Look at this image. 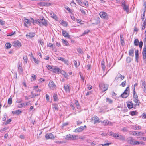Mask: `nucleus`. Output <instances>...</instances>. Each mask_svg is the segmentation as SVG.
<instances>
[{
  "instance_id": "5",
  "label": "nucleus",
  "mask_w": 146,
  "mask_h": 146,
  "mask_svg": "<svg viewBox=\"0 0 146 146\" xmlns=\"http://www.w3.org/2000/svg\"><path fill=\"white\" fill-rule=\"evenodd\" d=\"M77 136L75 135L68 134L66 135L65 139L67 140H75Z\"/></svg>"
},
{
  "instance_id": "52",
  "label": "nucleus",
  "mask_w": 146,
  "mask_h": 146,
  "mask_svg": "<svg viewBox=\"0 0 146 146\" xmlns=\"http://www.w3.org/2000/svg\"><path fill=\"white\" fill-rule=\"evenodd\" d=\"M80 10L81 12L84 15H86V13L84 10L82 8H80Z\"/></svg>"
},
{
  "instance_id": "56",
  "label": "nucleus",
  "mask_w": 146,
  "mask_h": 146,
  "mask_svg": "<svg viewBox=\"0 0 146 146\" xmlns=\"http://www.w3.org/2000/svg\"><path fill=\"white\" fill-rule=\"evenodd\" d=\"M25 104L24 103H22L18 105V107L19 108H21L25 106Z\"/></svg>"
},
{
  "instance_id": "3",
  "label": "nucleus",
  "mask_w": 146,
  "mask_h": 146,
  "mask_svg": "<svg viewBox=\"0 0 146 146\" xmlns=\"http://www.w3.org/2000/svg\"><path fill=\"white\" fill-rule=\"evenodd\" d=\"M129 89L128 87L126 88L125 90L121 95V96L123 98H126L129 95Z\"/></svg>"
},
{
  "instance_id": "40",
  "label": "nucleus",
  "mask_w": 146,
  "mask_h": 146,
  "mask_svg": "<svg viewBox=\"0 0 146 146\" xmlns=\"http://www.w3.org/2000/svg\"><path fill=\"white\" fill-rule=\"evenodd\" d=\"M46 67L48 69L51 71H52L51 70H52L53 67V66H50L49 65H47Z\"/></svg>"
},
{
  "instance_id": "55",
  "label": "nucleus",
  "mask_w": 146,
  "mask_h": 146,
  "mask_svg": "<svg viewBox=\"0 0 146 146\" xmlns=\"http://www.w3.org/2000/svg\"><path fill=\"white\" fill-rule=\"evenodd\" d=\"M144 134L142 132H138L137 136L144 135Z\"/></svg>"
},
{
  "instance_id": "41",
  "label": "nucleus",
  "mask_w": 146,
  "mask_h": 146,
  "mask_svg": "<svg viewBox=\"0 0 146 146\" xmlns=\"http://www.w3.org/2000/svg\"><path fill=\"white\" fill-rule=\"evenodd\" d=\"M33 58L34 60V61L35 63H36L37 64H38L39 62V60L36 59V58L34 57L33 56Z\"/></svg>"
},
{
  "instance_id": "64",
  "label": "nucleus",
  "mask_w": 146,
  "mask_h": 146,
  "mask_svg": "<svg viewBox=\"0 0 146 146\" xmlns=\"http://www.w3.org/2000/svg\"><path fill=\"white\" fill-rule=\"evenodd\" d=\"M73 62L75 67L77 68L78 67L77 61L76 60H74Z\"/></svg>"
},
{
  "instance_id": "36",
  "label": "nucleus",
  "mask_w": 146,
  "mask_h": 146,
  "mask_svg": "<svg viewBox=\"0 0 146 146\" xmlns=\"http://www.w3.org/2000/svg\"><path fill=\"white\" fill-rule=\"evenodd\" d=\"M11 46V44L9 43H7L5 44V46L7 49L10 48Z\"/></svg>"
},
{
  "instance_id": "42",
  "label": "nucleus",
  "mask_w": 146,
  "mask_h": 146,
  "mask_svg": "<svg viewBox=\"0 0 146 146\" xmlns=\"http://www.w3.org/2000/svg\"><path fill=\"white\" fill-rule=\"evenodd\" d=\"M132 59L129 57H128L127 58L126 61L127 63H129L131 62Z\"/></svg>"
},
{
  "instance_id": "6",
  "label": "nucleus",
  "mask_w": 146,
  "mask_h": 146,
  "mask_svg": "<svg viewBox=\"0 0 146 146\" xmlns=\"http://www.w3.org/2000/svg\"><path fill=\"white\" fill-rule=\"evenodd\" d=\"M99 87L101 90L104 92L108 90V85L107 84H102L99 85Z\"/></svg>"
},
{
  "instance_id": "50",
  "label": "nucleus",
  "mask_w": 146,
  "mask_h": 146,
  "mask_svg": "<svg viewBox=\"0 0 146 146\" xmlns=\"http://www.w3.org/2000/svg\"><path fill=\"white\" fill-rule=\"evenodd\" d=\"M135 58L137 60V58H138V50H137L135 51Z\"/></svg>"
},
{
  "instance_id": "53",
  "label": "nucleus",
  "mask_w": 146,
  "mask_h": 146,
  "mask_svg": "<svg viewBox=\"0 0 146 146\" xmlns=\"http://www.w3.org/2000/svg\"><path fill=\"white\" fill-rule=\"evenodd\" d=\"M126 85V81H125L124 82H123L121 84V85L122 87H124L125 85Z\"/></svg>"
},
{
  "instance_id": "57",
  "label": "nucleus",
  "mask_w": 146,
  "mask_h": 146,
  "mask_svg": "<svg viewBox=\"0 0 146 146\" xmlns=\"http://www.w3.org/2000/svg\"><path fill=\"white\" fill-rule=\"evenodd\" d=\"M87 88L90 90L92 88V87L91 85L90 84H88L87 85Z\"/></svg>"
},
{
  "instance_id": "47",
  "label": "nucleus",
  "mask_w": 146,
  "mask_h": 146,
  "mask_svg": "<svg viewBox=\"0 0 146 146\" xmlns=\"http://www.w3.org/2000/svg\"><path fill=\"white\" fill-rule=\"evenodd\" d=\"M65 9H66L67 11H68L69 13H72V11L68 7H65Z\"/></svg>"
},
{
  "instance_id": "63",
  "label": "nucleus",
  "mask_w": 146,
  "mask_h": 146,
  "mask_svg": "<svg viewBox=\"0 0 146 146\" xmlns=\"http://www.w3.org/2000/svg\"><path fill=\"white\" fill-rule=\"evenodd\" d=\"M15 31H14V32H12L10 33H9L7 35V36H11L14 34H15Z\"/></svg>"
},
{
  "instance_id": "7",
  "label": "nucleus",
  "mask_w": 146,
  "mask_h": 146,
  "mask_svg": "<svg viewBox=\"0 0 146 146\" xmlns=\"http://www.w3.org/2000/svg\"><path fill=\"white\" fill-rule=\"evenodd\" d=\"M31 21L35 25L36 24H38L39 25L40 27H41V24L40 22L39 21L38 19H35L34 20L33 18H31Z\"/></svg>"
},
{
  "instance_id": "35",
  "label": "nucleus",
  "mask_w": 146,
  "mask_h": 146,
  "mask_svg": "<svg viewBox=\"0 0 146 146\" xmlns=\"http://www.w3.org/2000/svg\"><path fill=\"white\" fill-rule=\"evenodd\" d=\"M139 42L138 39H136L135 40L134 44L136 46H138L139 45Z\"/></svg>"
},
{
  "instance_id": "8",
  "label": "nucleus",
  "mask_w": 146,
  "mask_h": 146,
  "mask_svg": "<svg viewBox=\"0 0 146 146\" xmlns=\"http://www.w3.org/2000/svg\"><path fill=\"white\" fill-rule=\"evenodd\" d=\"M99 15L101 18L104 19H106L108 18L107 13L104 12H100L99 13Z\"/></svg>"
},
{
  "instance_id": "21",
  "label": "nucleus",
  "mask_w": 146,
  "mask_h": 146,
  "mask_svg": "<svg viewBox=\"0 0 146 146\" xmlns=\"http://www.w3.org/2000/svg\"><path fill=\"white\" fill-rule=\"evenodd\" d=\"M122 6L123 7V9L124 11H126L127 13H129V7L128 6H127L125 4Z\"/></svg>"
},
{
  "instance_id": "12",
  "label": "nucleus",
  "mask_w": 146,
  "mask_h": 146,
  "mask_svg": "<svg viewBox=\"0 0 146 146\" xmlns=\"http://www.w3.org/2000/svg\"><path fill=\"white\" fill-rule=\"evenodd\" d=\"M86 125H84V126H80L78 128H77L76 129L74 130V132H80L82 131L84 129V128H86Z\"/></svg>"
},
{
  "instance_id": "19",
  "label": "nucleus",
  "mask_w": 146,
  "mask_h": 146,
  "mask_svg": "<svg viewBox=\"0 0 146 146\" xmlns=\"http://www.w3.org/2000/svg\"><path fill=\"white\" fill-rule=\"evenodd\" d=\"M142 52L143 59L146 61V46L144 47Z\"/></svg>"
},
{
  "instance_id": "32",
  "label": "nucleus",
  "mask_w": 146,
  "mask_h": 146,
  "mask_svg": "<svg viewBox=\"0 0 146 146\" xmlns=\"http://www.w3.org/2000/svg\"><path fill=\"white\" fill-rule=\"evenodd\" d=\"M127 106L129 109L132 108L133 107V104L130 102L127 104Z\"/></svg>"
},
{
  "instance_id": "30",
  "label": "nucleus",
  "mask_w": 146,
  "mask_h": 146,
  "mask_svg": "<svg viewBox=\"0 0 146 146\" xmlns=\"http://www.w3.org/2000/svg\"><path fill=\"white\" fill-rule=\"evenodd\" d=\"M133 98H135V97H138L136 93V92L135 91V88H133Z\"/></svg>"
},
{
  "instance_id": "62",
  "label": "nucleus",
  "mask_w": 146,
  "mask_h": 146,
  "mask_svg": "<svg viewBox=\"0 0 146 146\" xmlns=\"http://www.w3.org/2000/svg\"><path fill=\"white\" fill-rule=\"evenodd\" d=\"M121 130L124 132H125L127 131V128L126 127H124Z\"/></svg>"
},
{
  "instance_id": "31",
  "label": "nucleus",
  "mask_w": 146,
  "mask_h": 146,
  "mask_svg": "<svg viewBox=\"0 0 146 146\" xmlns=\"http://www.w3.org/2000/svg\"><path fill=\"white\" fill-rule=\"evenodd\" d=\"M25 21L26 23L29 25H31V19L30 20H29L27 18H25Z\"/></svg>"
},
{
  "instance_id": "16",
  "label": "nucleus",
  "mask_w": 146,
  "mask_h": 146,
  "mask_svg": "<svg viewBox=\"0 0 146 146\" xmlns=\"http://www.w3.org/2000/svg\"><path fill=\"white\" fill-rule=\"evenodd\" d=\"M99 120V119L98 117L96 116L93 117L91 120V121L94 124L97 123H98Z\"/></svg>"
},
{
  "instance_id": "20",
  "label": "nucleus",
  "mask_w": 146,
  "mask_h": 146,
  "mask_svg": "<svg viewBox=\"0 0 146 146\" xmlns=\"http://www.w3.org/2000/svg\"><path fill=\"white\" fill-rule=\"evenodd\" d=\"M60 23L64 27H66L68 25V23L63 20H61L59 21Z\"/></svg>"
},
{
  "instance_id": "51",
  "label": "nucleus",
  "mask_w": 146,
  "mask_h": 146,
  "mask_svg": "<svg viewBox=\"0 0 146 146\" xmlns=\"http://www.w3.org/2000/svg\"><path fill=\"white\" fill-rule=\"evenodd\" d=\"M134 101L136 103H138V104H137L136 105H139V103L140 104V103L139 102V100H138V99H133Z\"/></svg>"
},
{
  "instance_id": "27",
  "label": "nucleus",
  "mask_w": 146,
  "mask_h": 146,
  "mask_svg": "<svg viewBox=\"0 0 146 146\" xmlns=\"http://www.w3.org/2000/svg\"><path fill=\"white\" fill-rule=\"evenodd\" d=\"M26 37H28L29 38H31L35 36V34L32 33H29V34H27L26 35Z\"/></svg>"
},
{
  "instance_id": "59",
  "label": "nucleus",
  "mask_w": 146,
  "mask_h": 146,
  "mask_svg": "<svg viewBox=\"0 0 146 146\" xmlns=\"http://www.w3.org/2000/svg\"><path fill=\"white\" fill-rule=\"evenodd\" d=\"M91 65L90 64H88L86 67L88 70H89L90 69Z\"/></svg>"
},
{
  "instance_id": "28",
  "label": "nucleus",
  "mask_w": 146,
  "mask_h": 146,
  "mask_svg": "<svg viewBox=\"0 0 146 146\" xmlns=\"http://www.w3.org/2000/svg\"><path fill=\"white\" fill-rule=\"evenodd\" d=\"M64 89L66 92H70V90L69 89V86L68 85H64Z\"/></svg>"
},
{
  "instance_id": "46",
  "label": "nucleus",
  "mask_w": 146,
  "mask_h": 146,
  "mask_svg": "<svg viewBox=\"0 0 146 146\" xmlns=\"http://www.w3.org/2000/svg\"><path fill=\"white\" fill-rule=\"evenodd\" d=\"M12 103V98H10L8 99V103L9 104H11Z\"/></svg>"
},
{
  "instance_id": "45",
  "label": "nucleus",
  "mask_w": 146,
  "mask_h": 146,
  "mask_svg": "<svg viewBox=\"0 0 146 146\" xmlns=\"http://www.w3.org/2000/svg\"><path fill=\"white\" fill-rule=\"evenodd\" d=\"M23 59L24 60V63H27V57L26 56H25L23 57Z\"/></svg>"
},
{
  "instance_id": "10",
  "label": "nucleus",
  "mask_w": 146,
  "mask_h": 146,
  "mask_svg": "<svg viewBox=\"0 0 146 146\" xmlns=\"http://www.w3.org/2000/svg\"><path fill=\"white\" fill-rule=\"evenodd\" d=\"M52 68V70L51 71L53 73H57L58 74L59 72H60V70L58 67L56 66H53Z\"/></svg>"
},
{
  "instance_id": "11",
  "label": "nucleus",
  "mask_w": 146,
  "mask_h": 146,
  "mask_svg": "<svg viewBox=\"0 0 146 146\" xmlns=\"http://www.w3.org/2000/svg\"><path fill=\"white\" fill-rule=\"evenodd\" d=\"M12 45L15 47H19L21 46V44L20 42L18 40H15L13 42Z\"/></svg>"
},
{
  "instance_id": "37",
  "label": "nucleus",
  "mask_w": 146,
  "mask_h": 146,
  "mask_svg": "<svg viewBox=\"0 0 146 146\" xmlns=\"http://www.w3.org/2000/svg\"><path fill=\"white\" fill-rule=\"evenodd\" d=\"M62 43L65 44L66 46H68V42L66 40H64L63 39H62Z\"/></svg>"
},
{
  "instance_id": "15",
  "label": "nucleus",
  "mask_w": 146,
  "mask_h": 146,
  "mask_svg": "<svg viewBox=\"0 0 146 146\" xmlns=\"http://www.w3.org/2000/svg\"><path fill=\"white\" fill-rule=\"evenodd\" d=\"M101 123H103V125H112L113 123L111 122L108 121V120H104V121H101Z\"/></svg>"
},
{
  "instance_id": "39",
  "label": "nucleus",
  "mask_w": 146,
  "mask_h": 146,
  "mask_svg": "<svg viewBox=\"0 0 146 146\" xmlns=\"http://www.w3.org/2000/svg\"><path fill=\"white\" fill-rule=\"evenodd\" d=\"M106 102H108L109 104H112L113 102V100L111 99L107 98H106Z\"/></svg>"
},
{
  "instance_id": "1",
  "label": "nucleus",
  "mask_w": 146,
  "mask_h": 146,
  "mask_svg": "<svg viewBox=\"0 0 146 146\" xmlns=\"http://www.w3.org/2000/svg\"><path fill=\"white\" fill-rule=\"evenodd\" d=\"M109 135L112 136L115 138L122 141L125 140V138L124 136L119 134L118 133H114L113 132L110 131L109 133Z\"/></svg>"
},
{
  "instance_id": "4",
  "label": "nucleus",
  "mask_w": 146,
  "mask_h": 146,
  "mask_svg": "<svg viewBox=\"0 0 146 146\" xmlns=\"http://www.w3.org/2000/svg\"><path fill=\"white\" fill-rule=\"evenodd\" d=\"M39 19L41 21L40 22L41 24V26L44 25L45 27H47L48 26V21L47 20H46L43 17H40Z\"/></svg>"
},
{
  "instance_id": "43",
  "label": "nucleus",
  "mask_w": 146,
  "mask_h": 146,
  "mask_svg": "<svg viewBox=\"0 0 146 146\" xmlns=\"http://www.w3.org/2000/svg\"><path fill=\"white\" fill-rule=\"evenodd\" d=\"M40 95V94H33L31 95H30L29 97H30L31 98H34L35 96H38Z\"/></svg>"
},
{
  "instance_id": "34",
  "label": "nucleus",
  "mask_w": 146,
  "mask_h": 146,
  "mask_svg": "<svg viewBox=\"0 0 146 146\" xmlns=\"http://www.w3.org/2000/svg\"><path fill=\"white\" fill-rule=\"evenodd\" d=\"M105 62L104 61L102 60L101 62L102 68L103 70L104 71L105 70Z\"/></svg>"
},
{
  "instance_id": "29",
  "label": "nucleus",
  "mask_w": 146,
  "mask_h": 146,
  "mask_svg": "<svg viewBox=\"0 0 146 146\" xmlns=\"http://www.w3.org/2000/svg\"><path fill=\"white\" fill-rule=\"evenodd\" d=\"M134 50L133 49L129 50V56H134Z\"/></svg>"
},
{
  "instance_id": "2",
  "label": "nucleus",
  "mask_w": 146,
  "mask_h": 146,
  "mask_svg": "<svg viewBox=\"0 0 146 146\" xmlns=\"http://www.w3.org/2000/svg\"><path fill=\"white\" fill-rule=\"evenodd\" d=\"M127 142L130 144L137 145L139 144H143L144 143L143 142H139L135 141V139L132 137H129L127 139Z\"/></svg>"
},
{
  "instance_id": "23",
  "label": "nucleus",
  "mask_w": 146,
  "mask_h": 146,
  "mask_svg": "<svg viewBox=\"0 0 146 146\" xmlns=\"http://www.w3.org/2000/svg\"><path fill=\"white\" fill-rule=\"evenodd\" d=\"M40 4L41 5H42L45 6H48L51 5V4L50 3L43 2L40 3Z\"/></svg>"
},
{
  "instance_id": "58",
  "label": "nucleus",
  "mask_w": 146,
  "mask_h": 146,
  "mask_svg": "<svg viewBox=\"0 0 146 146\" xmlns=\"http://www.w3.org/2000/svg\"><path fill=\"white\" fill-rule=\"evenodd\" d=\"M77 50L80 54H82L83 53V52H82L81 49L80 48H78L77 49Z\"/></svg>"
},
{
  "instance_id": "38",
  "label": "nucleus",
  "mask_w": 146,
  "mask_h": 146,
  "mask_svg": "<svg viewBox=\"0 0 146 146\" xmlns=\"http://www.w3.org/2000/svg\"><path fill=\"white\" fill-rule=\"evenodd\" d=\"M82 5H85L86 7H88L89 5H88V2L87 1H85L84 2H82Z\"/></svg>"
},
{
  "instance_id": "17",
  "label": "nucleus",
  "mask_w": 146,
  "mask_h": 146,
  "mask_svg": "<svg viewBox=\"0 0 146 146\" xmlns=\"http://www.w3.org/2000/svg\"><path fill=\"white\" fill-rule=\"evenodd\" d=\"M18 71L20 73H22L23 71V69L22 67L21 63L19 62L18 64Z\"/></svg>"
},
{
  "instance_id": "44",
  "label": "nucleus",
  "mask_w": 146,
  "mask_h": 146,
  "mask_svg": "<svg viewBox=\"0 0 146 146\" xmlns=\"http://www.w3.org/2000/svg\"><path fill=\"white\" fill-rule=\"evenodd\" d=\"M111 143H106L104 144H102L98 145V146H108L111 144Z\"/></svg>"
},
{
  "instance_id": "13",
  "label": "nucleus",
  "mask_w": 146,
  "mask_h": 146,
  "mask_svg": "<svg viewBox=\"0 0 146 146\" xmlns=\"http://www.w3.org/2000/svg\"><path fill=\"white\" fill-rule=\"evenodd\" d=\"M45 137L47 139H53L54 138L53 134L50 133L46 134L45 135Z\"/></svg>"
},
{
  "instance_id": "60",
  "label": "nucleus",
  "mask_w": 146,
  "mask_h": 146,
  "mask_svg": "<svg viewBox=\"0 0 146 146\" xmlns=\"http://www.w3.org/2000/svg\"><path fill=\"white\" fill-rule=\"evenodd\" d=\"M31 77L33 78V80H36V76L34 74H32L31 75Z\"/></svg>"
},
{
  "instance_id": "9",
  "label": "nucleus",
  "mask_w": 146,
  "mask_h": 146,
  "mask_svg": "<svg viewBox=\"0 0 146 146\" xmlns=\"http://www.w3.org/2000/svg\"><path fill=\"white\" fill-rule=\"evenodd\" d=\"M48 86L49 88L52 90L55 89L56 87V85L55 84L54 82L52 80H50V81Z\"/></svg>"
},
{
  "instance_id": "49",
  "label": "nucleus",
  "mask_w": 146,
  "mask_h": 146,
  "mask_svg": "<svg viewBox=\"0 0 146 146\" xmlns=\"http://www.w3.org/2000/svg\"><path fill=\"white\" fill-rule=\"evenodd\" d=\"M7 117V115L6 113H5L3 115V117L2 118V120L4 121H5Z\"/></svg>"
},
{
  "instance_id": "48",
  "label": "nucleus",
  "mask_w": 146,
  "mask_h": 146,
  "mask_svg": "<svg viewBox=\"0 0 146 146\" xmlns=\"http://www.w3.org/2000/svg\"><path fill=\"white\" fill-rule=\"evenodd\" d=\"M53 98L54 99V100L55 101H56L58 99V97L57 96L56 94H54V95L53 96Z\"/></svg>"
},
{
  "instance_id": "26",
  "label": "nucleus",
  "mask_w": 146,
  "mask_h": 146,
  "mask_svg": "<svg viewBox=\"0 0 146 146\" xmlns=\"http://www.w3.org/2000/svg\"><path fill=\"white\" fill-rule=\"evenodd\" d=\"M51 17L56 20L58 19V17L53 12L51 13L50 14Z\"/></svg>"
},
{
  "instance_id": "33",
  "label": "nucleus",
  "mask_w": 146,
  "mask_h": 146,
  "mask_svg": "<svg viewBox=\"0 0 146 146\" xmlns=\"http://www.w3.org/2000/svg\"><path fill=\"white\" fill-rule=\"evenodd\" d=\"M133 129L134 130H139L141 129V127L139 126L135 125L133 126Z\"/></svg>"
},
{
  "instance_id": "24",
  "label": "nucleus",
  "mask_w": 146,
  "mask_h": 146,
  "mask_svg": "<svg viewBox=\"0 0 146 146\" xmlns=\"http://www.w3.org/2000/svg\"><path fill=\"white\" fill-rule=\"evenodd\" d=\"M129 134L130 135L133 136L137 135L138 134V132L136 131H129Z\"/></svg>"
},
{
  "instance_id": "61",
  "label": "nucleus",
  "mask_w": 146,
  "mask_h": 146,
  "mask_svg": "<svg viewBox=\"0 0 146 146\" xmlns=\"http://www.w3.org/2000/svg\"><path fill=\"white\" fill-rule=\"evenodd\" d=\"M79 4L80 5L82 6V2L80 0H76Z\"/></svg>"
},
{
  "instance_id": "22",
  "label": "nucleus",
  "mask_w": 146,
  "mask_h": 146,
  "mask_svg": "<svg viewBox=\"0 0 146 146\" xmlns=\"http://www.w3.org/2000/svg\"><path fill=\"white\" fill-rule=\"evenodd\" d=\"M53 106L52 108L54 109V110H58V105L56 104H52Z\"/></svg>"
},
{
  "instance_id": "54",
  "label": "nucleus",
  "mask_w": 146,
  "mask_h": 146,
  "mask_svg": "<svg viewBox=\"0 0 146 146\" xmlns=\"http://www.w3.org/2000/svg\"><path fill=\"white\" fill-rule=\"evenodd\" d=\"M90 31L88 30H87L84 31V32L82 34V36L84 35L85 34H86L89 33Z\"/></svg>"
},
{
  "instance_id": "18",
  "label": "nucleus",
  "mask_w": 146,
  "mask_h": 146,
  "mask_svg": "<svg viewBox=\"0 0 146 146\" xmlns=\"http://www.w3.org/2000/svg\"><path fill=\"white\" fill-rule=\"evenodd\" d=\"M142 87L144 92L146 93V82L145 80L143 81L141 84Z\"/></svg>"
},
{
  "instance_id": "25",
  "label": "nucleus",
  "mask_w": 146,
  "mask_h": 146,
  "mask_svg": "<svg viewBox=\"0 0 146 146\" xmlns=\"http://www.w3.org/2000/svg\"><path fill=\"white\" fill-rule=\"evenodd\" d=\"M12 113L13 114H17L19 115V114L21 113L22 111H21L17 110L16 111H12Z\"/></svg>"
},
{
  "instance_id": "14",
  "label": "nucleus",
  "mask_w": 146,
  "mask_h": 146,
  "mask_svg": "<svg viewBox=\"0 0 146 146\" xmlns=\"http://www.w3.org/2000/svg\"><path fill=\"white\" fill-rule=\"evenodd\" d=\"M62 35L63 36L65 37L68 38H70V36L68 34L66 31H65L63 29H62Z\"/></svg>"
}]
</instances>
